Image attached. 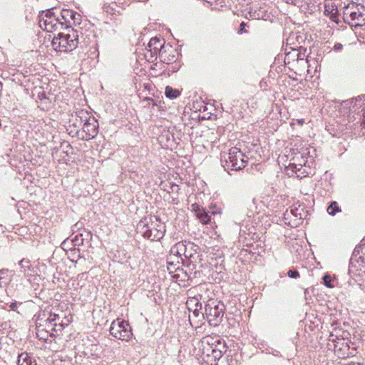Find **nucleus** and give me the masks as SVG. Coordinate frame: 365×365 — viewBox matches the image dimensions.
Listing matches in <instances>:
<instances>
[{"label":"nucleus","mask_w":365,"mask_h":365,"mask_svg":"<svg viewBox=\"0 0 365 365\" xmlns=\"http://www.w3.org/2000/svg\"><path fill=\"white\" fill-rule=\"evenodd\" d=\"M66 322L61 320L59 314L52 312L50 309H45L36 315V326L37 336H39L41 331H56L67 326L71 322V319L65 317Z\"/></svg>","instance_id":"f257e3e1"},{"label":"nucleus","mask_w":365,"mask_h":365,"mask_svg":"<svg viewBox=\"0 0 365 365\" xmlns=\"http://www.w3.org/2000/svg\"><path fill=\"white\" fill-rule=\"evenodd\" d=\"M79 31L68 28L66 33L60 32L52 40V46L59 51H71L77 48L79 43Z\"/></svg>","instance_id":"f03ea898"},{"label":"nucleus","mask_w":365,"mask_h":365,"mask_svg":"<svg viewBox=\"0 0 365 365\" xmlns=\"http://www.w3.org/2000/svg\"><path fill=\"white\" fill-rule=\"evenodd\" d=\"M222 165L225 170H240L244 168L248 162V158L237 148L232 147L227 153L221 155Z\"/></svg>","instance_id":"7ed1b4c3"},{"label":"nucleus","mask_w":365,"mask_h":365,"mask_svg":"<svg viewBox=\"0 0 365 365\" xmlns=\"http://www.w3.org/2000/svg\"><path fill=\"white\" fill-rule=\"evenodd\" d=\"M225 311V306L222 302L210 299L205 306L202 315L211 326L216 327L222 322Z\"/></svg>","instance_id":"20e7f679"},{"label":"nucleus","mask_w":365,"mask_h":365,"mask_svg":"<svg viewBox=\"0 0 365 365\" xmlns=\"http://www.w3.org/2000/svg\"><path fill=\"white\" fill-rule=\"evenodd\" d=\"M39 26L47 32H53L64 28V23L61 21L59 15L53 9H48L39 17Z\"/></svg>","instance_id":"39448f33"},{"label":"nucleus","mask_w":365,"mask_h":365,"mask_svg":"<svg viewBox=\"0 0 365 365\" xmlns=\"http://www.w3.org/2000/svg\"><path fill=\"white\" fill-rule=\"evenodd\" d=\"M346 21L355 26L365 24V7L361 4H349L344 11Z\"/></svg>","instance_id":"423d86ee"},{"label":"nucleus","mask_w":365,"mask_h":365,"mask_svg":"<svg viewBox=\"0 0 365 365\" xmlns=\"http://www.w3.org/2000/svg\"><path fill=\"white\" fill-rule=\"evenodd\" d=\"M76 115L80 118L81 122H84L83 130L86 133L87 139L94 138L98 132V123L97 120L83 110L76 112Z\"/></svg>","instance_id":"0eeeda50"},{"label":"nucleus","mask_w":365,"mask_h":365,"mask_svg":"<svg viewBox=\"0 0 365 365\" xmlns=\"http://www.w3.org/2000/svg\"><path fill=\"white\" fill-rule=\"evenodd\" d=\"M110 333L115 339L128 341L133 336L130 327L125 321H113L110 327Z\"/></svg>","instance_id":"6e6552de"},{"label":"nucleus","mask_w":365,"mask_h":365,"mask_svg":"<svg viewBox=\"0 0 365 365\" xmlns=\"http://www.w3.org/2000/svg\"><path fill=\"white\" fill-rule=\"evenodd\" d=\"M165 232L164 223L156 216L150 217L148 239L152 241H158L163 237Z\"/></svg>","instance_id":"1a4fd4ad"},{"label":"nucleus","mask_w":365,"mask_h":365,"mask_svg":"<svg viewBox=\"0 0 365 365\" xmlns=\"http://www.w3.org/2000/svg\"><path fill=\"white\" fill-rule=\"evenodd\" d=\"M292 160L293 163L289 164V167L292 170L296 173L298 177H302L301 175L305 176L304 171H301L303 169V167L305 166L307 162L304 157L299 153L297 154Z\"/></svg>","instance_id":"9d476101"},{"label":"nucleus","mask_w":365,"mask_h":365,"mask_svg":"<svg viewBox=\"0 0 365 365\" xmlns=\"http://www.w3.org/2000/svg\"><path fill=\"white\" fill-rule=\"evenodd\" d=\"M222 345V349H216L215 344H207V352L206 353L207 356H212L215 360L220 359L222 356V352L226 351V344H217Z\"/></svg>","instance_id":"9b49d317"},{"label":"nucleus","mask_w":365,"mask_h":365,"mask_svg":"<svg viewBox=\"0 0 365 365\" xmlns=\"http://www.w3.org/2000/svg\"><path fill=\"white\" fill-rule=\"evenodd\" d=\"M163 45L162 44L160 38L155 37L152 38L148 45L147 50L150 52L151 56L156 55L158 52L160 51Z\"/></svg>","instance_id":"f8f14e48"},{"label":"nucleus","mask_w":365,"mask_h":365,"mask_svg":"<svg viewBox=\"0 0 365 365\" xmlns=\"http://www.w3.org/2000/svg\"><path fill=\"white\" fill-rule=\"evenodd\" d=\"M18 265L20 267V272L24 273L26 277L32 275L34 267L29 259L24 258L19 262Z\"/></svg>","instance_id":"ddd939ff"},{"label":"nucleus","mask_w":365,"mask_h":365,"mask_svg":"<svg viewBox=\"0 0 365 365\" xmlns=\"http://www.w3.org/2000/svg\"><path fill=\"white\" fill-rule=\"evenodd\" d=\"M170 257L172 256H176L179 259L182 255L187 257L185 255V245L182 242H178L170 249Z\"/></svg>","instance_id":"4468645a"},{"label":"nucleus","mask_w":365,"mask_h":365,"mask_svg":"<svg viewBox=\"0 0 365 365\" xmlns=\"http://www.w3.org/2000/svg\"><path fill=\"white\" fill-rule=\"evenodd\" d=\"M137 229L144 237L148 239L150 230V217L148 219L145 218L143 220H140L137 225Z\"/></svg>","instance_id":"2eb2a0df"},{"label":"nucleus","mask_w":365,"mask_h":365,"mask_svg":"<svg viewBox=\"0 0 365 365\" xmlns=\"http://www.w3.org/2000/svg\"><path fill=\"white\" fill-rule=\"evenodd\" d=\"M57 14L59 15L61 21L64 23V28H69L67 25V23H70V19L72 18V16H74L73 11L70 9H63L61 11V12H59V14Z\"/></svg>","instance_id":"dca6fc26"},{"label":"nucleus","mask_w":365,"mask_h":365,"mask_svg":"<svg viewBox=\"0 0 365 365\" xmlns=\"http://www.w3.org/2000/svg\"><path fill=\"white\" fill-rule=\"evenodd\" d=\"M18 365H34L32 359L27 353H22L19 355Z\"/></svg>","instance_id":"f3484780"},{"label":"nucleus","mask_w":365,"mask_h":365,"mask_svg":"<svg viewBox=\"0 0 365 365\" xmlns=\"http://www.w3.org/2000/svg\"><path fill=\"white\" fill-rule=\"evenodd\" d=\"M291 214L294 217L298 220H302L304 217V210L303 208L300 207H291L289 210V213L288 210H287V215L289 216Z\"/></svg>","instance_id":"a211bd4d"},{"label":"nucleus","mask_w":365,"mask_h":365,"mask_svg":"<svg viewBox=\"0 0 365 365\" xmlns=\"http://www.w3.org/2000/svg\"><path fill=\"white\" fill-rule=\"evenodd\" d=\"M165 94L166 97L170 99H175L180 96V93L179 90L168 86L165 87Z\"/></svg>","instance_id":"6ab92c4d"},{"label":"nucleus","mask_w":365,"mask_h":365,"mask_svg":"<svg viewBox=\"0 0 365 365\" xmlns=\"http://www.w3.org/2000/svg\"><path fill=\"white\" fill-rule=\"evenodd\" d=\"M118 6L115 3L113 2L111 4H106L103 6L104 11L109 14L114 15L116 13H119L118 11H117Z\"/></svg>","instance_id":"aec40b11"},{"label":"nucleus","mask_w":365,"mask_h":365,"mask_svg":"<svg viewBox=\"0 0 365 365\" xmlns=\"http://www.w3.org/2000/svg\"><path fill=\"white\" fill-rule=\"evenodd\" d=\"M197 216L200 221L204 225L207 224L210 221V215H209L208 213L205 211H200Z\"/></svg>","instance_id":"412c9836"},{"label":"nucleus","mask_w":365,"mask_h":365,"mask_svg":"<svg viewBox=\"0 0 365 365\" xmlns=\"http://www.w3.org/2000/svg\"><path fill=\"white\" fill-rule=\"evenodd\" d=\"M340 211L341 209L338 206L336 202H332L331 205L327 207V212L331 215H334L336 212Z\"/></svg>","instance_id":"4be33fe9"},{"label":"nucleus","mask_w":365,"mask_h":365,"mask_svg":"<svg viewBox=\"0 0 365 365\" xmlns=\"http://www.w3.org/2000/svg\"><path fill=\"white\" fill-rule=\"evenodd\" d=\"M323 282H324V285H326L327 287H329V288H331L333 287L334 286L331 284V278L329 275L328 274H325L324 277H323Z\"/></svg>","instance_id":"5701e85b"},{"label":"nucleus","mask_w":365,"mask_h":365,"mask_svg":"<svg viewBox=\"0 0 365 365\" xmlns=\"http://www.w3.org/2000/svg\"><path fill=\"white\" fill-rule=\"evenodd\" d=\"M287 275L290 278L297 279V278L299 277V272L295 270V269H290V270H289L288 272H287Z\"/></svg>","instance_id":"b1692460"},{"label":"nucleus","mask_w":365,"mask_h":365,"mask_svg":"<svg viewBox=\"0 0 365 365\" xmlns=\"http://www.w3.org/2000/svg\"><path fill=\"white\" fill-rule=\"evenodd\" d=\"M73 14L74 16H72L71 19H73L74 23L79 24L81 21V15L76 11H73Z\"/></svg>","instance_id":"393cba45"},{"label":"nucleus","mask_w":365,"mask_h":365,"mask_svg":"<svg viewBox=\"0 0 365 365\" xmlns=\"http://www.w3.org/2000/svg\"><path fill=\"white\" fill-rule=\"evenodd\" d=\"M285 2L288 4L299 6L300 0H285Z\"/></svg>","instance_id":"a878e982"},{"label":"nucleus","mask_w":365,"mask_h":365,"mask_svg":"<svg viewBox=\"0 0 365 365\" xmlns=\"http://www.w3.org/2000/svg\"><path fill=\"white\" fill-rule=\"evenodd\" d=\"M342 48H343V45L341 43H335L334 46V48H333V49L335 51H341Z\"/></svg>","instance_id":"bb28decb"},{"label":"nucleus","mask_w":365,"mask_h":365,"mask_svg":"<svg viewBox=\"0 0 365 365\" xmlns=\"http://www.w3.org/2000/svg\"><path fill=\"white\" fill-rule=\"evenodd\" d=\"M245 26H246V24L245 22H242L240 24V28L238 31V34H242V33L246 32Z\"/></svg>","instance_id":"cd10ccee"},{"label":"nucleus","mask_w":365,"mask_h":365,"mask_svg":"<svg viewBox=\"0 0 365 365\" xmlns=\"http://www.w3.org/2000/svg\"><path fill=\"white\" fill-rule=\"evenodd\" d=\"M361 112L362 113V124L364 125V127H365V106H364L361 110Z\"/></svg>","instance_id":"c85d7f7f"},{"label":"nucleus","mask_w":365,"mask_h":365,"mask_svg":"<svg viewBox=\"0 0 365 365\" xmlns=\"http://www.w3.org/2000/svg\"><path fill=\"white\" fill-rule=\"evenodd\" d=\"M9 308L12 310H16L17 309L16 302H12L9 304Z\"/></svg>","instance_id":"c756f323"},{"label":"nucleus","mask_w":365,"mask_h":365,"mask_svg":"<svg viewBox=\"0 0 365 365\" xmlns=\"http://www.w3.org/2000/svg\"><path fill=\"white\" fill-rule=\"evenodd\" d=\"M339 344L341 345V346H339V349H345V348H348V349H349V348H350V346L347 343Z\"/></svg>","instance_id":"7c9ffc66"},{"label":"nucleus","mask_w":365,"mask_h":365,"mask_svg":"<svg viewBox=\"0 0 365 365\" xmlns=\"http://www.w3.org/2000/svg\"><path fill=\"white\" fill-rule=\"evenodd\" d=\"M198 313H199V312H198V310H197V309H195L194 310V312H193V314H194L195 316H196V317H197V316H198Z\"/></svg>","instance_id":"2f4dec72"},{"label":"nucleus","mask_w":365,"mask_h":365,"mask_svg":"<svg viewBox=\"0 0 365 365\" xmlns=\"http://www.w3.org/2000/svg\"><path fill=\"white\" fill-rule=\"evenodd\" d=\"M349 354L354 355V354H353L352 352H351V353H348V354H347V355L343 354V355L341 356V357H346V356H349Z\"/></svg>","instance_id":"473e14b6"},{"label":"nucleus","mask_w":365,"mask_h":365,"mask_svg":"<svg viewBox=\"0 0 365 365\" xmlns=\"http://www.w3.org/2000/svg\"><path fill=\"white\" fill-rule=\"evenodd\" d=\"M40 339L45 340V342H46V341H47V339L46 337H44L43 336H40Z\"/></svg>","instance_id":"72a5a7b5"},{"label":"nucleus","mask_w":365,"mask_h":365,"mask_svg":"<svg viewBox=\"0 0 365 365\" xmlns=\"http://www.w3.org/2000/svg\"><path fill=\"white\" fill-rule=\"evenodd\" d=\"M7 274H1V276L4 277V279H5V276Z\"/></svg>","instance_id":"f704fd0d"},{"label":"nucleus","mask_w":365,"mask_h":365,"mask_svg":"<svg viewBox=\"0 0 365 365\" xmlns=\"http://www.w3.org/2000/svg\"><path fill=\"white\" fill-rule=\"evenodd\" d=\"M168 264H169V265H170V266H173V262H168Z\"/></svg>","instance_id":"c9c22d12"},{"label":"nucleus","mask_w":365,"mask_h":365,"mask_svg":"<svg viewBox=\"0 0 365 365\" xmlns=\"http://www.w3.org/2000/svg\"><path fill=\"white\" fill-rule=\"evenodd\" d=\"M345 365H355V364H353V363H349V364H345Z\"/></svg>","instance_id":"e433bc0d"},{"label":"nucleus","mask_w":365,"mask_h":365,"mask_svg":"<svg viewBox=\"0 0 365 365\" xmlns=\"http://www.w3.org/2000/svg\"><path fill=\"white\" fill-rule=\"evenodd\" d=\"M215 342H217V343H220V339H217L215 341Z\"/></svg>","instance_id":"4c0bfd02"},{"label":"nucleus","mask_w":365,"mask_h":365,"mask_svg":"<svg viewBox=\"0 0 365 365\" xmlns=\"http://www.w3.org/2000/svg\"><path fill=\"white\" fill-rule=\"evenodd\" d=\"M355 344H354V343H352V344H351V345H352V346H354V345H355ZM352 348H353V349H355V347H354V346H353Z\"/></svg>","instance_id":"58836bf2"}]
</instances>
